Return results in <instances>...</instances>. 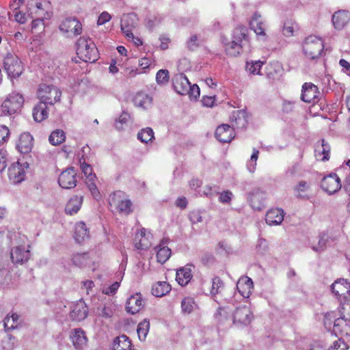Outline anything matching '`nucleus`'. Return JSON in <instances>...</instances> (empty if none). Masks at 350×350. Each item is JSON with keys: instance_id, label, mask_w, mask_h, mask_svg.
<instances>
[{"instance_id": "47", "label": "nucleus", "mask_w": 350, "mask_h": 350, "mask_svg": "<svg viewBox=\"0 0 350 350\" xmlns=\"http://www.w3.org/2000/svg\"><path fill=\"white\" fill-rule=\"evenodd\" d=\"M171 256V250L167 246H159V250L157 252V261L161 263L165 262Z\"/></svg>"}, {"instance_id": "46", "label": "nucleus", "mask_w": 350, "mask_h": 350, "mask_svg": "<svg viewBox=\"0 0 350 350\" xmlns=\"http://www.w3.org/2000/svg\"><path fill=\"white\" fill-rule=\"evenodd\" d=\"M233 40H236L241 44L243 40L248 41L247 29L243 26L237 27L234 31Z\"/></svg>"}, {"instance_id": "62", "label": "nucleus", "mask_w": 350, "mask_h": 350, "mask_svg": "<svg viewBox=\"0 0 350 350\" xmlns=\"http://www.w3.org/2000/svg\"><path fill=\"white\" fill-rule=\"evenodd\" d=\"M8 154L6 150L0 149V172H3L8 165Z\"/></svg>"}, {"instance_id": "23", "label": "nucleus", "mask_w": 350, "mask_h": 350, "mask_svg": "<svg viewBox=\"0 0 350 350\" xmlns=\"http://www.w3.org/2000/svg\"><path fill=\"white\" fill-rule=\"evenodd\" d=\"M230 126L234 129H239L245 128L247 124V113L243 110H236L234 111L230 117Z\"/></svg>"}, {"instance_id": "12", "label": "nucleus", "mask_w": 350, "mask_h": 350, "mask_svg": "<svg viewBox=\"0 0 350 350\" xmlns=\"http://www.w3.org/2000/svg\"><path fill=\"white\" fill-rule=\"evenodd\" d=\"M152 235L145 228H142L135 233L134 245L137 250H147L152 245Z\"/></svg>"}, {"instance_id": "22", "label": "nucleus", "mask_w": 350, "mask_h": 350, "mask_svg": "<svg viewBox=\"0 0 350 350\" xmlns=\"http://www.w3.org/2000/svg\"><path fill=\"white\" fill-rule=\"evenodd\" d=\"M25 176L24 167L19 162L12 163L8 168V177L13 183H21L24 180Z\"/></svg>"}, {"instance_id": "8", "label": "nucleus", "mask_w": 350, "mask_h": 350, "mask_svg": "<svg viewBox=\"0 0 350 350\" xmlns=\"http://www.w3.org/2000/svg\"><path fill=\"white\" fill-rule=\"evenodd\" d=\"M320 92L317 85L311 82L304 83L301 88V100L305 103H317L319 101Z\"/></svg>"}, {"instance_id": "24", "label": "nucleus", "mask_w": 350, "mask_h": 350, "mask_svg": "<svg viewBox=\"0 0 350 350\" xmlns=\"http://www.w3.org/2000/svg\"><path fill=\"white\" fill-rule=\"evenodd\" d=\"M237 288L241 296L248 298L254 288L252 280L247 276L241 277L237 282Z\"/></svg>"}, {"instance_id": "44", "label": "nucleus", "mask_w": 350, "mask_h": 350, "mask_svg": "<svg viewBox=\"0 0 350 350\" xmlns=\"http://www.w3.org/2000/svg\"><path fill=\"white\" fill-rule=\"evenodd\" d=\"M225 51L230 56L236 57L242 51V44L236 40H232L226 44Z\"/></svg>"}, {"instance_id": "58", "label": "nucleus", "mask_w": 350, "mask_h": 350, "mask_svg": "<svg viewBox=\"0 0 350 350\" xmlns=\"http://www.w3.org/2000/svg\"><path fill=\"white\" fill-rule=\"evenodd\" d=\"M44 19H42L38 18L37 19L33 20L31 23V31L33 33H40L44 31Z\"/></svg>"}, {"instance_id": "54", "label": "nucleus", "mask_w": 350, "mask_h": 350, "mask_svg": "<svg viewBox=\"0 0 350 350\" xmlns=\"http://www.w3.org/2000/svg\"><path fill=\"white\" fill-rule=\"evenodd\" d=\"M263 65V62L261 61H255L251 62H247L246 69L250 73L253 75H261L260 68Z\"/></svg>"}, {"instance_id": "64", "label": "nucleus", "mask_w": 350, "mask_h": 350, "mask_svg": "<svg viewBox=\"0 0 350 350\" xmlns=\"http://www.w3.org/2000/svg\"><path fill=\"white\" fill-rule=\"evenodd\" d=\"M200 88L198 87V85H196V84H194L193 85H191V84L189 85V91L187 94L189 95V96L191 99H192V98L196 99L197 98H198L200 96Z\"/></svg>"}, {"instance_id": "14", "label": "nucleus", "mask_w": 350, "mask_h": 350, "mask_svg": "<svg viewBox=\"0 0 350 350\" xmlns=\"http://www.w3.org/2000/svg\"><path fill=\"white\" fill-rule=\"evenodd\" d=\"M215 135L220 142L229 143L234 138L235 132L229 124H222L216 129Z\"/></svg>"}, {"instance_id": "60", "label": "nucleus", "mask_w": 350, "mask_h": 350, "mask_svg": "<svg viewBox=\"0 0 350 350\" xmlns=\"http://www.w3.org/2000/svg\"><path fill=\"white\" fill-rule=\"evenodd\" d=\"M10 132L8 126L0 124V146L10 137Z\"/></svg>"}, {"instance_id": "20", "label": "nucleus", "mask_w": 350, "mask_h": 350, "mask_svg": "<svg viewBox=\"0 0 350 350\" xmlns=\"http://www.w3.org/2000/svg\"><path fill=\"white\" fill-rule=\"evenodd\" d=\"M190 84L187 77L183 73L176 75L173 79L174 89L180 95H187Z\"/></svg>"}, {"instance_id": "1", "label": "nucleus", "mask_w": 350, "mask_h": 350, "mask_svg": "<svg viewBox=\"0 0 350 350\" xmlns=\"http://www.w3.org/2000/svg\"><path fill=\"white\" fill-rule=\"evenodd\" d=\"M76 53L78 57L85 62H95L99 57L94 42L86 36H81L76 42Z\"/></svg>"}, {"instance_id": "41", "label": "nucleus", "mask_w": 350, "mask_h": 350, "mask_svg": "<svg viewBox=\"0 0 350 350\" xmlns=\"http://www.w3.org/2000/svg\"><path fill=\"white\" fill-rule=\"evenodd\" d=\"M71 261L74 265L79 267H83L88 264L90 260L88 253H77L72 255Z\"/></svg>"}, {"instance_id": "36", "label": "nucleus", "mask_w": 350, "mask_h": 350, "mask_svg": "<svg viewBox=\"0 0 350 350\" xmlns=\"http://www.w3.org/2000/svg\"><path fill=\"white\" fill-rule=\"evenodd\" d=\"M132 349L131 341L126 335L116 337L113 342V350H131Z\"/></svg>"}, {"instance_id": "50", "label": "nucleus", "mask_w": 350, "mask_h": 350, "mask_svg": "<svg viewBox=\"0 0 350 350\" xmlns=\"http://www.w3.org/2000/svg\"><path fill=\"white\" fill-rule=\"evenodd\" d=\"M340 317L350 321V298L344 299L339 307Z\"/></svg>"}, {"instance_id": "27", "label": "nucleus", "mask_w": 350, "mask_h": 350, "mask_svg": "<svg viewBox=\"0 0 350 350\" xmlns=\"http://www.w3.org/2000/svg\"><path fill=\"white\" fill-rule=\"evenodd\" d=\"M192 268H193L192 265H187L177 270L176 280L180 285L186 286L191 281L193 277Z\"/></svg>"}, {"instance_id": "34", "label": "nucleus", "mask_w": 350, "mask_h": 350, "mask_svg": "<svg viewBox=\"0 0 350 350\" xmlns=\"http://www.w3.org/2000/svg\"><path fill=\"white\" fill-rule=\"evenodd\" d=\"M348 321H346L344 318L340 317L335 319L334 324V332L337 335L341 336H350V327L347 323Z\"/></svg>"}, {"instance_id": "43", "label": "nucleus", "mask_w": 350, "mask_h": 350, "mask_svg": "<svg viewBox=\"0 0 350 350\" xmlns=\"http://www.w3.org/2000/svg\"><path fill=\"white\" fill-rule=\"evenodd\" d=\"M19 317L17 314L13 313L11 316L7 315L3 320V326L6 332L12 330L17 327Z\"/></svg>"}, {"instance_id": "31", "label": "nucleus", "mask_w": 350, "mask_h": 350, "mask_svg": "<svg viewBox=\"0 0 350 350\" xmlns=\"http://www.w3.org/2000/svg\"><path fill=\"white\" fill-rule=\"evenodd\" d=\"M250 28L254 30L256 35L263 36L266 35L265 23L262 21V16L258 13H254L250 21Z\"/></svg>"}, {"instance_id": "9", "label": "nucleus", "mask_w": 350, "mask_h": 350, "mask_svg": "<svg viewBox=\"0 0 350 350\" xmlns=\"http://www.w3.org/2000/svg\"><path fill=\"white\" fill-rule=\"evenodd\" d=\"M252 319V314L249 307L246 306L236 308L233 313V323L238 326L249 325Z\"/></svg>"}, {"instance_id": "16", "label": "nucleus", "mask_w": 350, "mask_h": 350, "mask_svg": "<svg viewBox=\"0 0 350 350\" xmlns=\"http://www.w3.org/2000/svg\"><path fill=\"white\" fill-rule=\"evenodd\" d=\"M144 307V301L141 293L130 296L126 303V312L132 314L139 312Z\"/></svg>"}, {"instance_id": "10", "label": "nucleus", "mask_w": 350, "mask_h": 350, "mask_svg": "<svg viewBox=\"0 0 350 350\" xmlns=\"http://www.w3.org/2000/svg\"><path fill=\"white\" fill-rule=\"evenodd\" d=\"M59 28L62 33H71L75 36L82 33V25L75 17L66 18L61 23Z\"/></svg>"}, {"instance_id": "63", "label": "nucleus", "mask_w": 350, "mask_h": 350, "mask_svg": "<svg viewBox=\"0 0 350 350\" xmlns=\"http://www.w3.org/2000/svg\"><path fill=\"white\" fill-rule=\"evenodd\" d=\"M154 63V60H152L146 57H142L139 59L138 64L143 69L150 68Z\"/></svg>"}, {"instance_id": "45", "label": "nucleus", "mask_w": 350, "mask_h": 350, "mask_svg": "<svg viewBox=\"0 0 350 350\" xmlns=\"http://www.w3.org/2000/svg\"><path fill=\"white\" fill-rule=\"evenodd\" d=\"M66 139L65 133L61 129H57L53 131L49 135V142L53 146H58L63 143Z\"/></svg>"}, {"instance_id": "38", "label": "nucleus", "mask_w": 350, "mask_h": 350, "mask_svg": "<svg viewBox=\"0 0 350 350\" xmlns=\"http://www.w3.org/2000/svg\"><path fill=\"white\" fill-rule=\"evenodd\" d=\"M89 237V231L83 221L76 224L74 238L78 243L85 241Z\"/></svg>"}, {"instance_id": "18", "label": "nucleus", "mask_w": 350, "mask_h": 350, "mask_svg": "<svg viewBox=\"0 0 350 350\" xmlns=\"http://www.w3.org/2000/svg\"><path fill=\"white\" fill-rule=\"evenodd\" d=\"M137 18L136 14L129 13L124 14L121 19V29L122 33L126 36H132L133 29L137 25Z\"/></svg>"}, {"instance_id": "3", "label": "nucleus", "mask_w": 350, "mask_h": 350, "mask_svg": "<svg viewBox=\"0 0 350 350\" xmlns=\"http://www.w3.org/2000/svg\"><path fill=\"white\" fill-rule=\"evenodd\" d=\"M323 50L324 43L321 38L310 35L305 39L303 51L308 58L314 59L319 57Z\"/></svg>"}, {"instance_id": "26", "label": "nucleus", "mask_w": 350, "mask_h": 350, "mask_svg": "<svg viewBox=\"0 0 350 350\" xmlns=\"http://www.w3.org/2000/svg\"><path fill=\"white\" fill-rule=\"evenodd\" d=\"M74 347L77 349H83L88 342L85 332L81 328L74 329L70 334Z\"/></svg>"}, {"instance_id": "7", "label": "nucleus", "mask_w": 350, "mask_h": 350, "mask_svg": "<svg viewBox=\"0 0 350 350\" xmlns=\"http://www.w3.org/2000/svg\"><path fill=\"white\" fill-rule=\"evenodd\" d=\"M77 171L73 167H70L63 171L58 178V183L61 187L64 189L74 188L77 185Z\"/></svg>"}, {"instance_id": "25", "label": "nucleus", "mask_w": 350, "mask_h": 350, "mask_svg": "<svg viewBox=\"0 0 350 350\" xmlns=\"http://www.w3.org/2000/svg\"><path fill=\"white\" fill-rule=\"evenodd\" d=\"M33 145V138L29 133L21 134L17 144V148L23 154L31 151Z\"/></svg>"}, {"instance_id": "28", "label": "nucleus", "mask_w": 350, "mask_h": 350, "mask_svg": "<svg viewBox=\"0 0 350 350\" xmlns=\"http://www.w3.org/2000/svg\"><path fill=\"white\" fill-rule=\"evenodd\" d=\"M282 66L278 62H269L265 68V75L272 80H278L282 76Z\"/></svg>"}, {"instance_id": "29", "label": "nucleus", "mask_w": 350, "mask_h": 350, "mask_svg": "<svg viewBox=\"0 0 350 350\" xmlns=\"http://www.w3.org/2000/svg\"><path fill=\"white\" fill-rule=\"evenodd\" d=\"M284 213L281 208H271L266 214V223L269 225H278L284 220Z\"/></svg>"}, {"instance_id": "37", "label": "nucleus", "mask_w": 350, "mask_h": 350, "mask_svg": "<svg viewBox=\"0 0 350 350\" xmlns=\"http://www.w3.org/2000/svg\"><path fill=\"white\" fill-rule=\"evenodd\" d=\"M83 202V197L75 196L70 199L68 202L67 203L65 211L66 214H69L70 215L77 213L79 210L81 208V204Z\"/></svg>"}, {"instance_id": "35", "label": "nucleus", "mask_w": 350, "mask_h": 350, "mask_svg": "<svg viewBox=\"0 0 350 350\" xmlns=\"http://www.w3.org/2000/svg\"><path fill=\"white\" fill-rule=\"evenodd\" d=\"M46 103L40 101L33 109V117L35 121L40 122L48 117Z\"/></svg>"}, {"instance_id": "15", "label": "nucleus", "mask_w": 350, "mask_h": 350, "mask_svg": "<svg viewBox=\"0 0 350 350\" xmlns=\"http://www.w3.org/2000/svg\"><path fill=\"white\" fill-rule=\"evenodd\" d=\"M332 293L338 298L349 299L350 295V283L345 279H339L332 285Z\"/></svg>"}, {"instance_id": "40", "label": "nucleus", "mask_w": 350, "mask_h": 350, "mask_svg": "<svg viewBox=\"0 0 350 350\" xmlns=\"http://www.w3.org/2000/svg\"><path fill=\"white\" fill-rule=\"evenodd\" d=\"M171 290V286L167 282H157L152 288V293L155 297H163Z\"/></svg>"}, {"instance_id": "57", "label": "nucleus", "mask_w": 350, "mask_h": 350, "mask_svg": "<svg viewBox=\"0 0 350 350\" xmlns=\"http://www.w3.org/2000/svg\"><path fill=\"white\" fill-rule=\"evenodd\" d=\"M129 119L130 115L126 112H122L116 122V128L118 130L124 129V126L127 125Z\"/></svg>"}, {"instance_id": "49", "label": "nucleus", "mask_w": 350, "mask_h": 350, "mask_svg": "<svg viewBox=\"0 0 350 350\" xmlns=\"http://www.w3.org/2000/svg\"><path fill=\"white\" fill-rule=\"evenodd\" d=\"M150 328V323L146 319L140 322L137 326V335L140 340H144Z\"/></svg>"}, {"instance_id": "17", "label": "nucleus", "mask_w": 350, "mask_h": 350, "mask_svg": "<svg viewBox=\"0 0 350 350\" xmlns=\"http://www.w3.org/2000/svg\"><path fill=\"white\" fill-rule=\"evenodd\" d=\"M248 201L253 209L260 211L265 207L266 194L260 189H255L250 193Z\"/></svg>"}, {"instance_id": "59", "label": "nucleus", "mask_w": 350, "mask_h": 350, "mask_svg": "<svg viewBox=\"0 0 350 350\" xmlns=\"http://www.w3.org/2000/svg\"><path fill=\"white\" fill-rule=\"evenodd\" d=\"M336 316V313L334 311H331L325 314L324 325L327 328L329 329L332 323H334L335 319H337Z\"/></svg>"}, {"instance_id": "51", "label": "nucleus", "mask_w": 350, "mask_h": 350, "mask_svg": "<svg viewBox=\"0 0 350 350\" xmlns=\"http://www.w3.org/2000/svg\"><path fill=\"white\" fill-rule=\"evenodd\" d=\"M224 288V284L219 277H215L212 281V287L210 293L212 295L221 293Z\"/></svg>"}, {"instance_id": "4", "label": "nucleus", "mask_w": 350, "mask_h": 350, "mask_svg": "<svg viewBox=\"0 0 350 350\" xmlns=\"http://www.w3.org/2000/svg\"><path fill=\"white\" fill-rule=\"evenodd\" d=\"M24 103L23 96L18 93L8 95L1 106V113L5 116H11L19 113Z\"/></svg>"}, {"instance_id": "30", "label": "nucleus", "mask_w": 350, "mask_h": 350, "mask_svg": "<svg viewBox=\"0 0 350 350\" xmlns=\"http://www.w3.org/2000/svg\"><path fill=\"white\" fill-rule=\"evenodd\" d=\"M350 16L348 12L339 10L336 12L332 16V23L336 29H342L348 23Z\"/></svg>"}, {"instance_id": "61", "label": "nucleus", "mask_w": 350, "mask_h": 350, "mask_svg": "<svg viewBox=\"0 0 350 350\" xmlns=\"http://www.w3.org/2000/svg\"><path fill=\"white\" fill-rule=\"evenodd\" d=\"M328 350H349L348 345L342 339L333 342Z\"/></svg>"}, {"instance_id": "39", "label": "nucleus", "mask_w": 350, "mask_h": 350, "mask_svg": "<svg viewBox=\"0 0 350 350\" xmlns=\"http://www.w3.org/2000/svg\"><path fill=\"white\" fill-rule=\"evenodd\" d=\"M310 187V184L309 183L305 180H301L293 187V191L297 197L308 199L309 198L308 192Z\"/></svg>"}, {"instance_id": "13", "label": "nucleus", "mask_w": 350, "mask_h": 350, "mask_svg": "<svg viewBox=\"0 0 350 350\" xmlns=\"http://www.w3.org/2000/svg\"><path fill=\"white\" fill-rule=\"evenodd\" d=\"M70 316L73 321H81L84 320L88 314V308L82 299L73 303L70 306Z\"/></svg>"}, {"instance_id": "33", "label": "nucleus", "mask_w": 350, "mask_h": 350, "mask_svg": "<svg viewBox=\"0 0 350 350\" xmlns=\"http://www.w3.org/2000/svg\"><path fill=\"white\" fill-rule=\"evenodd\" d=\"M330 146L324 139H321V144L317 145L315 149V157L317 159L325 161L329 159Z\"/></svg>"}, {"instance_id": "56", "label": "nucleus", "mask_w": 350, "mask_h": 350, "mask_svg": "<svg viewBox=\"0 0 350 350\" xmlns=\"http://www.w3.org/2000/svg\"><path fill=\"white\" fill-rule=\"evenodd\" d=\"M169 71L165 69L159 70L156 75V81L159 84H167L169 82Z\"/></svg>"}, {"instance_id": "19", "label": "nucleus", "mask_w": 350, "mask_h": 350, "mask_svg": "<svg viewBox=\"0 0 350 350\" xmlns=\"http://www.w3.org/2000/svg\"><path fill=\"white\" fill-rule=\"evenodd\" d=\"M34 14L38 18L49 20L53 16L51 3L46 0L37 1L35 3Z\"/></svg>"}, {"instance_id": "5", "label": "nucleus", "mask_w": 350, "mask_h": 350, "mask_svg": "<svg viewBox=\"0 0 350 350\" xmlns=\"http://www.w3.org/2000/svg\"><path fill=\"white\" fill-rule=\"evenodd\" d=\"M39 100L48 105H53L60 100L62 92L54 85L40 84L37 92Z\"/></svg>"}, {"instance_id": "6", "label": "nucleus", "mask_w": 350, "mask_h": 350, "mask_svg": "<svg viewBox=\"0 0 350 350\" xmlns=\"http://www.w3.org/2000/svg\"><path fill=\"white\" fill-rule=\"evenodd\" d=\"M3 66L8 75L12 78L18 77L23 70V66L19 58L10 53L6 55L3 60Z\"/></svg>"}, {"instance_id": "11", "label": "nucleus", "mask_w": 350, "mask_h": 350, "mask_svg": "<svg viewBox=\"0 0 350 350\" xmlns=\"http://www.w3.org/2000/svg\"><path fill=\"white\" fill-rule=\"evenodd\" d=\"M321 187L329 194L335 193L341 188L340 179L337 174H331L323 178L321 181Z\"/></svg>"}, {"instance_id": "2", "label": "nucleus", "mask_w": 350, "mask_h": 350, "mask_svg": "<svg viewBox=\"0 0 350 350\" xmlns=\"http://www.w3.org/2000/svg\"><path fill=\"white\" fill-rule=\"evenodd\" d=\"M109 209L113 213L128 215L132 212V202L126 194L121 191H116L109 196Z\"/></svg>"}, {"instance_id": "53", "label": "nucleus", "mask_w": 350, "mask_h": 350, "mask_svg": "<svg viewBox=\"0 0 350 350\" xmlns=\"http://www.w3.org/2000/svg\"><path fill=\"white\" fill-rule=\"evenodd\" d=\"M135 103L137 105L146 108L147 105L152 103V98L146 94L139 93L136 95Z\"/></svg>"}, {"instance_id": "48", "label": "nucleus", "mask_w": 350, "mask_h": 350, "mask_svg": "<svg viewBox=\"0 0 350 350\" xmlns=\"http://www.w3.org/2000/svg\"><path fill=\"white\" fill-rule=\"evenodd\" d=\"M137 138L143 143H148L154 139V132L151 128L142 129L137 134Z\"/></svg>"}, {"instance_id": "55", "label": "nucleus", "mask_w": 350, "mask_h": 350, "mask_svg": "<svg viewBox=\"0 0 350 350\" xmlns=\"http://www.w3.org/2000/svg\"><path fill=\"white\" fill-rule=\"evenodd\" d=\"M96 314L103 318H110L113 315V310L110 306L104 305L98 307L96 310Z\"/></svg>"}, {"instance_id": "21", "label": "nucleus", "mask_w": 350, "mask_h": 350, "mask_svg": "<svg viewBox=\"0 0 350 350\" xmlns=\"http://www.w3.org/2000/svg\"><path fill=\"white\" fill-rule=\"evenodd\" d=\"M29 256L30 252L24 245L14 247L11 250V259L14 264H23L29 260Z\"/></svg>"}, {"instance_id": "32", "label": "nucleus", "mask_w": 350, "mask_h": 350, "mask_svg": "<svg viewBox=\"0 0 350 350\" xmlns=\"http://www.w3.org/2000/svg\"><path fill=\"white\" fill-rule=\"evenodd\" d=\"M338 237L339 234H333L332 232L329 234L327 232H321L319 236L318 245L317 247H314V250L317 251L324 250L330 241H336L338 239Z\"/></svg>"}, {"instance_id": "52", "label": "nucleus", "mask_w": 350, "mask_h": 350, "mask_svg": "<svg viewBox=\"0 0 350 350\" xmlns=\"http://www.w3.org/2000/svg\"><path fill=\"white\" fill-rule=\"evenodd\" d=\"M196 304L191 297H185L181 301V309L183 313L190 314L194 309Z\"/></svg>"}, {"instance_id": "42", "label": "nucleus", "mask_w": 350, "mask_h": 350, "mask_svg": "<svg viewBox=\"0 0 350 350\" xmlns=\"http://www.w3.org/2000/svg\"><path fill=\"white\" fill-rule=\"evenodd\" d=\"M96 176H89V178L85 179V185H87L93 198L98 200L100 198V194L96 187Z\"/></svg>"}]
</instances>
